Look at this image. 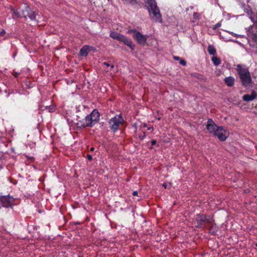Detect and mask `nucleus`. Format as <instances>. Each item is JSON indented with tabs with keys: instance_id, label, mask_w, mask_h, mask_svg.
I'll return each mask as SVG.
<instances>
[{
	"instance_id": "nucleus-1",
	"label": "nucleus",
	"mask_w": 257,
	"mask_h": 257,
	"mask_svg": "<svg viewBox=\"0 0 257 257\" xmlns=\"http://www.w3.org/2000/svg\"><path fill=\"white\" fill-rule=\"evenodd\" d=\"M146 5L151 19L155 22L161 23L162 16L155 0H146Z\"/></svg>"
},
{
	"instance_id": "nucleus-2",
	"label": "nucleus",
	"mask_w": 257,
	"mask_h": 257,
	"mask_svg": "<svg viewBox=\"0 0 257 257\" xmlns=\"http://www.w3.org/2000/svg\"><path fill=\"white\" fill-rule=\"evenodd\" d=\"M236 71L242 84L245 86L249 85L251 82V78L248 68L244 65L238 64L236 66Z\"/></svg>"
},
{
	"instance_id": "nucleus-3",
	"label": "nucleus",
	"mask_w": 257,
	"mask_h": 257,
	"mask_svg": "<svg viewBox=\"0 0 257 257\" xmlns=\"http://www.w3.org/2000/svg\"><path fill=\"white\" fill-rule=\"evenodd\" d=\"M247 32L250 45L257 49V23L248 28Z\"/></svg>"
},
{
	"instance_id": "nucleus-4",
	"label": "nucleus",
	"mask_w": 257,
	"mask_h": 257,
	"mask_svg": "<svg viewBox=\"0 0 257 257\" xmlns=\"http://www.w3.org/2000/svg\"><path fill=\"white\" fill-rule=\"evenodd\" d=\"M212 217L203 214H197L196 217L197 227L205 228L207 227L209 223H211Z\"/></svg>"
},
{
	"instance_id": "nucleus-5",
	"label": "nucleus",
	"mask_w": 257,
	"mask_h": 257,
	"mask_svg": "<svg viewBox=\"0 0 257 257\" xmlns=\"http://www.w3.org/2000/svg\"><path fill=\"white\" fill-rule=\"evenodd\" d=\"M110 37L113 39L123 42L125 45L130 47L132 50L134 49L135 45L132 44L131 40L124 36L117 33L116 32L112 31L110 33Z\"/></svg>"
},
{
	"instance_id": "nucleus-6",
	"label": "nucleus",
	"mask_w": 257,
	"mask_h": 257,
	"mask_svg": "<svg viewBox=\"0 0 257 257\" xmlns=\"http://www.w3.org/2000/svg\"><path fill=\"white\" fill-rule=\"evenodd\" d=\"M99 118V113H90L85 117L81 122V125L83 127L92 126Z\"/></svg>"
},
{
	"instance_id": "nucleus-7",
	"label": "nucleus",
	"mask_w": 257,
	"mask_h": 257,
	"mask_svg": "<svg viewBox=\"0 0 257 257\" xmlns=\"http://www.w3.org/2000/svg\"><path fill=\"white\" fill-rule=\"evenodd\" d=\"M128 33H132L133 38L140 45H144L148 38L147 35H143L140 32L135 30H131L128 31Z\"/></svg>"
},
{
	"instance_id": "nucleus-8",
	"label": "nucleus",
	"mask_w": 257,
	"mask_h": 257,
	"mask_svg": "<svg viewBox=\"0 0 257 257\" xmlns=\"http://www.w3.org/2000/svg\"><path fill=\"white\" fill-rule=\"evenodd\" d=\"M122 121L123 119L120 114L111 118L109 121L111 130H112L113 132H115L117 130L118 126Z\"/></svg>"
},
{
	"instance_id": "nucleus-9",
	"label": "nucleus",
	"mask_w": 257,
	"mask_h": 257,
	"mask_svg": "<svg viewBox=\"0 0 257 257\" xmlns=\"http://www.w3.org/2000/svg\"><path fill=\"white\" fill-rule=\"evenodd\" d=\"M14 201V199L12 196H2L0 197V204L3 207H10L12 206Z\"/></svg>"
},
{
	"instance_id": "nucleus-10",
	"label": "nucleus",
	"mask_w": 257,
	"mask_h": 257,
	"mask_svg": "<svg viewBox=\"0 0 257 257\" xmlns=\"http://www.w3.org/2000/svg\"><path fill=\"white\" fill-rule=\"evenodd\" d=\"M228 132L227 130L224 129V128L222 126H220L218 129L217 132H216V133L214 135L217 136L220 141H224L228 137Z\"/></svg>"
},
{
	"instance_id": "nucleus-11",
	"label": "nucleus",
	"mask_w": 257,
	"mask_h": 257,
	"mask_svg": "<svg viewBox=\"0 0 257 257\" xmlns=\"http://www.w3.org/2000/svg\"><path fill=\"white\" fill-rule=\"evenodd\" d=\"M22 16L25 18L28 17L31 20H36V14L34 12L31 11L30 7L26 6L25 10L22 11Z\"/></svg>"
},
{
	"instance_id": "nucleus-12",
	"label": "nucleus",
	"mask_w": 257,
	"mask_h": 257,
	"mask_svg": "<svg viewBox=\"0 0 257 257\" xmlns=\"http://www.w3.org/2000/svg\"><path fill=\"white\" fill-rule=\"evenodd\" d=\"M219 128V127L217 126L212 119H209L208 120L206 124V128L210 133L215 135Z\"/></svg>"
},
{
	"instance_id": "nucleus-13",
	"label": "nucleus",
	"mask_w": 257,
	"mask_h": 257,
	"mask_svg": "<svg viewBox=\"0 0 257 257\" xmlns=\"http://www.w3.org/2000/svg\"><path fill=\"white\" fill-rule=\"evenodd\" d=\"M214 222V221L212 218L211 223H209L206 228L209 229L210 233L215 234L218 231V227Z\"/></svg>"
},
{
	"instance_id": "nucleus-14",
	"label": "nucleus",
	"mask_w": 257,
	"mask_h": 257,
	"mask_svg": "<svg viewBox=\"0 0 257 257\" xmlns=\"http://www.w3.org/2000/svg\"><path fill=\"white\" fill-rule=\"evenodd\" d=\"M257 96V94L254 91H252L250 94H245L243 96L242 99L245 101H250L254 100Z\"/></svg>"
},
{
	"instance_id": "nucleus-15",
	"label": "nucleus",
	"mask_w": 257,
	"mask_h": 257,
	"mask_svg": "<svg viewBox=\"0 0 257 257\" xmlns=\"http://www.w3.org/2000/svg\"><path fill=\"white\" fill-rule=\"evenodd\" d=\"M235 79L232 76H229L225 78L224 82L229 87L232 86L234 84Z\"/></svg>"
},
{
	"instance_id": "nucleus-16",
	"label": "nucleus",
	"mask_w": 257,
	"mask_h": 257,
	"mask_svg": "<svg viewBox=\"0 0 257 257\" xmlns=\"http://www.w3.org/2000/svg\"><path fill=\"white\" fill-rule=\"evenodd\" d=\"M89 47L84 46L80 51V55L82 56H86L88 55Z\"/></svg>"
},
{
	"instance_id": "nucleus-17",
	"label": "nucleus",
	"mask_w": 257,
	"mask_h": 257,
	"mask_svg": "<svg viewBox=\"0 0 257 257\" xmlns=\"http://www.w3.org/2000/svg\"><path fill=\"white\" fill-rule=\"evenodd\" d=\"M208 52L210 55H215L216 54V49L213 45H209L208 47Z\"/></svg>"
},
{
	"instance_id": "nucleus-18",
	"label": "nucleus",
	"mask_w": 257,
	"mask_h": 257,
	"mask_svg": "<svg viewBox=\"0 0 257 257\" xmlns=\"http://www.w3.org/2000/svg\"><path fill=\"white\" fill-rule=\"evenodd\" d=\"M249 18L251 20V21L255 24L257 23V13L255 14H251L249 15Z\"/></svg>"
},
{
	"instance_id": "nucleus-19",
	"label": "nucleus",
	"mask_w": 257,
	"mask_h": 257,
	"mask_svg": "<svg viewBox=\"0 0 257 257\" xmlns=\"http://www.w3.org/2000/svg\"><path fill=\"white\" fill-rule=\"evenodd\" d=\"M212 61L215 66L219 65L220 63V59L217 57H213L212 58Z\"/></svg>"
},
{
	"instance_id": "nucleus-20",
	"label": "nucleus",
	"mask_w": 257,
	"mask_h": 257,
	"mask_svg": "<svg viewBox=\"0 0 257 257\" xmlns=\"http://www.w3.org/2000/svg\"><path fill=\"white\" fill-rule=\"evenodd\" d=\"M11 10L14 15V16H13V18H15V17H19L21 16L22 12L21 13L20 11H19L18 10H15L14 9H12Z\"/></svg>"
},
{
	"instance_id": "nucleus-21",
	"label": "nucleus",
	"mask_w": 257,
	"mask_h": 257,
	"mask_svg": "<svg viewBox=\"0 0 257 257\" xmlns=\"http://www.w3.org/2000/svg\"><path fill=\"white\" fill-rule=\"evenodd\" d=\"M193 19L194 20H199V15L196 13H194L193 14Z\"/></svg>"
},
{
	"instance_id": "nucleus-22",
	"label": "nucleus",
	"mask_w": 257,
	"mask_h": 257,
	"mask_svg": "<svg viewBox=\"0 0 257 257\" xmlns=\"http://www.w3.org/2000/svg\"><path fill=\"white\" fill-rule=\"evenodd\" d=\"M126 3H130L132 4H135L136 3V0H124Z\"/></svg>"
},
{
	"instance_id": "nucleus-23",
	"label": "nucleus",
	"mask_w": 257,
	"mask_h": 257,
	"mask_svg": "<svg viewBox=\"0 0 257 257\" xmlns=\"http://www.w3.org/2000/svg\"><path fill=\"white\" fill-rule=\"evenodd\" d=\"M180 64L182 65L185 66L186 65V62L185 60L183 59L180 60Z\"/></svg>"
},
{
	"instance_id": "nucleus-24",
	"label": "nucleus",
	"mask_w": 257,
	"mask_h": 257,
	"mask_svg": "<svg viewBox=\"0 0 257 257\" xmlns=\"http://www.w3.org/2000/svg\"><path fill=\"white\" fill-rule=\"evenodd\" d=\"M46 109H48V111H49V112H52V111H55V110L54 109V108H53H53H51L50 107V106H47V107H46Z\"/></svg>"
},
{
	"instance_id": "nucleus-25",
	"label": "nucleus",
	"mask_w": 257,
	"mask_h": 257,
	"mask_svg": "<svg viewBox=\"0 0 257 257\" xmlns=\"http://www.w3.org/2000/svg\"><path fill=\"white\" fill-rule=\"evenodd\" d=\"M87 158L89 161H91L92 160V156L89 154L87 155Z\"/></svg>"
},
{
	"instance_id": "nucleus-26",
	"label": "nucleus",
	"mask_w": 257,
	"mask_h": 257,
	"mask_svg": "<svg viewBox=\"0 0 257 257\" xmlns=\"http://www.w3.org/2000/svg\"><path fill=\"white\" fill-rule=\"evenodd\" d=\"M157 143V142L156 140H153L151 141V145L152 146H154V145H155Z\"/></svg>"
},
{
	"instance_id": "nucleus-27",
	"label": "nucleus",
	"mask_w": 257,
	"mask_h": 257,
	"mask_svg": "<svg viewBox=\"0 0 257 257\" xmlns=\"http://www.w3.org/2000/svg\"><path fill=\"white\" fill-rule=\"evenodd\" d=\"M103 64L104 65H106L107 67H109L110 66V65L108 62H103Z\"/></svg>"
},
{
	"instance_id": "nucleus-28",
	"label": "nucleus",
	"mask_w": 257,
	"mask_h": 257,
	"mask_svg": "<svg viewBox=\"0 0 257 257\" xmlns=\"http://www.w3.org/2000/svg\"><path fill=\"white\" fill-rule=\"evenodd\" d=\"M220 26H221V24L220 23H217L215 25V28H218V27H220Z\"/></svg>"
},
{
	"instance_id": "nucleus-29",
	"label": "nucleus",
	"mask_w": 257,
	"mask_h": 257,
	"mask_svg": "<svg viewBox=\"0 0 257 257\" xmlns=\"http://www.w3.org/2000/svg\"><path fill=\"white\" fill-rule=\"evenodd\" d=\"M174 59L176 60H180V58L179 56H174Z\"/></svg>"
},
{
	"instance_id": "nucleus-30",
	"label": "nucleus",
	"mask_w": 257,
	"mask_h": 257,
	"mask_svg": "<svg viewBox=\"0 0 257 257\" xmlns=\"http://www.w3.org/2000/svg\"><path fill=\"white\" fill-rule=\"evenodd\" d=\"M137 194H138V192L137 191H134L133 193V195L134 196L137 195Z\"/></svg>"
},
{
	"instance_id": "nucleus-31",
	"label": "nucleus",
	"mask_w": 257,
	"mask_h": 257,
	"mask_svg": "<svg viewBox=\"0 0 257 257\" xmlns=\"http://www.w3.org/2000/svg\"><path fill=\"white\" fill-rule=\"evenodd\" d=\"M91 112H99L97 109H93V110Z\"/></svg>"
},
{
	"instance_id": "nucleus-32",
	"label": "nucleus",
	"mask_w": 257,
	"mask_h": 257,
	"mask_svg": "<svg viewBox=\"0 0 257 257\" xmlns=\"http://www.w3.org/2000/svg\"><path fill=\"white\" fill-rule=\"evenodd\" d=\"M110 69L112 70L114 68V65H110Z\"/></svg>"
},
{
	"instance_id": "nucleus-33",
	"label": "nucleus",
	"mask_w": 257,
	"mask_h": 257,
	"mask_svg": "<svg viewBox=\"0 0 257 257\" xmlns=\"http://www.w3.org/2000/svg\"><path fill=\"white\" fill-rule=\"evenodd\" d=\"M163 186H164V187L165 188H167V184H166V183H164V184H163Z\"/></svg>"
},
{
	"instance_id": "nucleus-34",
	"label": "nucleus",
	"mask_w": 257,
	"mask_h": 257,
	"mask_svg": "<svg viewBox=\"0 0 257 257\" xmlns=\"http://www.w3.org/2000/svg\"><path fill=\"white\" fill-rule=\"evenodd\" d=\"M0 33H2V36L5 33V30H3L2 32H0Z\"/></svg>"
},
{
	"instance_id": "nucleus-35",
	"label": "nucleus",
	"mask_w": 257,
	"mask_h": 257,
	"mask_svg": "<svg viewBox=\"0 0 257 257\" xmlns=\"http://www.w3.org/2000/svg\"><path fill=\"white\" fill-rule=\"evenodd\" d=\"M94 148L93 147H91V148H90V151H94Z\"/></svg>"
},
{
	"instance_id": "nucleus-36",
	"label": "nucleus",
	"mask_w": 257,
	"mask_h": 257,
	"mask_svg": "<svg viewBox=\"0 0 257 257\" xmlns=\"http://www.w3.org/2000/svg\"><path fill=\"white\" fill-rule=\"evenodd\" d=\"M18 75H19V74H18V73H16L14 74V76H15V77H17V76H18Z\"/></svg>"
},
{
	"instance_id": "nucleus-37",
	"label": "nucleus",
	"mask_w": 257,
	"mask_h": 257,
	"mask_svg": "<svg viewBox=\"0 0 257 257\" xmlns=\"http://www.w3.org/2000/svg\"><path fill=\"white\" fill-rule=\"evenodd\" d=\"M151 129H152V128L151 127H149L148 128V130H151Z\"/></svg>"
},
{
	"instance_id": "nucleus-38",
	"label": "nucleus",
	"mask_w": 257,
	"mask_h": 257,
	"mask_svg": "<svg viewBox=\"0 0 257 257\" xmlns=\"http://www.w3.org/2000/svg\"><path fill=\"white\" fill-rule=\"evenodd\" d=\"M144 127H147V124H144Z\"/></svg>"
},
{
	"instance_id": "nucleus-39",
	"label": "nucleus",
	"mask_w": 257,
	"mask_h": 257,
	"mask_svg": "<svg viewBox=\"0 0 257 257\" xmlns=\"http://www.w3.org/2000/svg\"><path fill=\"white\" fill-rule=\"evenodd\" d=\"M2 36V33H0V36Z\"/></svg>"
}]
</instances>
